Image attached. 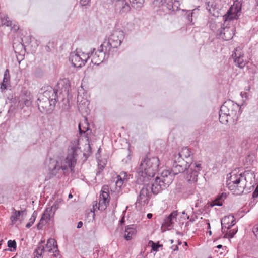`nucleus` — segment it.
<instances>
[{"label": "nucleus", "instance_id": "f257e3e1", "mask_svg": "<svg viewBox=\"0 0 258 258\" xmlns=\"http://www.w3.org/2000/svg\"><path fill=\"white\" fill-rule=\"evenodd\" d=\"M78 150L79 148L76 145L70 146L63 165H60L57 160L50 159L48 165L50 174L52 176L56 175L60 169H62L64 174L72 172L76 163Z\"/></svg>", "mask_w": 258, "mask_h": 258}, {"label": "nucleus", "instance_id": "f03ea898", "mask_svg": "<svg viewBox=\"0 0 258 258\" xmlns=\"http://www.w3.org/2000/svg\"><path fill=\"white\" fill-rule=\"evenodd\" d=\"M241 9V5L237 3L231 6L226 13L223 15V19L224 20L223 26L227 25V22L234 19H237L240 15ZM233 28L230 27L221 26L220 29L217 30V35L219 38L223 39L225 41H228L231 39L233 36Z\"/></svg>", "mask_w": 258, "mask_h": 258}, {"label": "nucleus", "instance_id": "7ed1b4c3", "mask_svg": "<svg viewBox=\"0 0 258 258\" xmlns=\"http://www.w3.org/2000/svg\"><path fill=\"white\" fill-rule=\"evenodd\" d=\"M240 107L231 100L226 101L221 106L219 121L226 124L229 121L236 122L240 115Z\"/></svg>", "mask_w": 258, "mask_h": 258}, {"label": "nucleus", "instance_id": "20e7f679", "mask_svg": "<svg viewBox=\"0 0 258 258\" xmlns=\"http://www.w3.org/2000/svg\"><path fill=\"white\" fill-rule=\"evenodd\" d=\"M159 164V159L157 157H147L141 162L138 174L142 178L143 182H148L154 178L158 170Z\"/></svg>", "mask_w": 258, "mask_h": 258}, {"label": "nucleus", "instance_id": "39448f33", "mask_svg": "<svg viewBox=\"0 0 258 258\" xmlns=\"http://www.w3.org/2000/svg\"><path fill=\"white\" fill-rule=\"evenodd\" d=\"M95 49H93L91 53H89V57H91V62L95 65H99L106 59H107L110 55L107 46H106V42L102 44L98 50L94 52Z\"/></svg>", "mask_w": 258, "mask_h": 258}, {"label": "nucleus", "instance_id": "423d86ee", "mask_svg": "<svg viewBox=\"0 0 258 258\" xmlns=\"http://www.w3.org/2000/svg\"><path fill=\"white\" fill-rule=\"evenodd\" d=\"M151 197V192L149 183H145L141 188L139 195L137 198L135 203L136 208L139 210H142V207L147 205Z\"/></svg>", "mask_w": 258, "mask_h": 258}, {"label": "nucleus", "instance_id": "0eeeda50", "mask_svg": "<svg viewBox=\"0 0 258 258\" xmlns=\"http://www.w3.org/2000/svg\"><path fill=\"white\" fill-rule=\"evenodd\" d=\"M124 38V33L121 30H114L110 35L108 39L106 40V46H107L108 51L112 48H117L119 46Z\"/></svg>", "mask_w": 258, "mask_h": 258}, {"label": "nucleus", "instance_id": "6e6552de", "mask_svg": "<svg viewBox=\"0 0 258 258\" xmlns=\"http://www.w3.org/2000/svg\"><path fill=\"white\" fill-rule=\"evenodd\" d=\"M59 208V202L56 201L54 204L50 207L47 208L44 211L41 219L37 225L38 229H41L43 226L47 223L54 215L55 211Z\"/></svg>", "mask_w": 258, "mask_h": 258}, {"label": "nucleus", "instance_id": "1a4fd4ad", "mask_svg": "<svg viewBox=\"0 0 258 258\" xmlns=\"http://www.w3.org/2000/svg\"><path fill=\"white\" fill-rule=\"evenodd\" d=\"M172 160L173 164L172 168L174 174L183 173L190 166V163H187L185 159L182 158L180 156L174 154Z\"/></svg>", "mask_w": 258, "mask_h": 258}, {"label": "nucleus", "instance_id": "9d476101", "mask_svg": "<svg viewBox=\"0 0 258 258\" xmlns=\"http://www.w3.org/2000/svg\"><path fill=\"white\" fill-rule=\"evenodd\" d=\"M201 164H197L196 162L190 164V166L184 172V178L188 182H196L197 181L199 171L201 170Z\"/></svg>", "mask_w": 258, "mask_h": 258}, {"label": "nucleus", "instance_id": "9b49d317", "mask_svg": "<svg viewBox=\"0 0 258 258\" xmlns=\"http://www.w3.org/2000/svg\"><path fill=\"white\" fill-rule=\"evenodd\" d=\"M38 106L39 111L45 114H50L52 113L56 103L50 101V100L42 96L38 99Z\"/></svg>", "mask_w": 258, "mask_h": 258}, {"label": "nucleus", "instance_id": "f8f14e48", "mask_svg": "<svg viewBox=\"0 0 258 258\" xmlns=\"http://www.w3.org/2000/svg\"><path fill=\"white\" fill-rule=\"evenodd\" d=\"M89 58V54L82 53L79 54L75 52L71 53L69 60L72 62L73 66L76 68H81L84 66Z\"/></svg>", "mask_w": 258, "mask_h": 258}, {"label": "nucleus", "instance_id": "ddd939ff", "mask_svg": "<svg viewBox=\"0 0 258 258\" xmlns=\"http://www.w3.org/2000/svg\"><path fill=\"white\" fill-rule=\"evenodd\" d=\"M222 0H206V9L214 17H218L222 8Z\"/></svg>", "mask_w": 258, "mask_h": 258}, {"label": "nucleus", "instance_id": "4468645a", "mask_svg": "<svg viewBox=\"0 0 258 258\" xmlns=\"http://www.w3.org/2000/svg\"><path fill=\"white\" fill-rule=\"evenodd\" d=\"M235 182L231 185V182L227 183V186L230 190H237L240 192H243L244 189L246 177L244 173H240L238 175V177L234 180Z\"/></svg>", "mask_w": 258, "mask_h": 258}, {"label": "nucleus", "instance_id": "2eb2a0df", "mask_svg": "<svg viewBox=\"0 0 258 258\" xmlns=\"http://www.w3.org/2000/svg\"><path fill=\"white\" fill-rule=\"evenodd\" d=\"M100 198V200L99 203L98 209L104 210L106 208L110 200L109 187L108 185H104L102 187Z\"/></svg>", "mask_w": 258, "mask_h": 258}, {"label": "nucleus", "instance_id": "dca6fc26", "mask_svg": "<svg viewBox=\"0 0 258 258\" xmlns=\"http://www.w3.org/2000/svg\"><path fill=\"white\" fill-rule=\"evenodd\" d=\"M114 9L116 13L122 15L128 12L131 7L126 0H115Z\"/></svg>", "mask_w": 258, "mask_h": 258}, {"label": "nucleus", "instance_id": "f3484780", "mask_svg": "<svg viewBox=\"0 0 258 258\" xmlns=\"http://www.w3.org/2000/svg\"><path fill=\"white\" fill-rule=\"evenodd\" d=\"M177 174H174L172 171V168L171 170H167L163 171L159 178L167 188L173 181L174 176Z\"/></svg>", "mask_w": 258, "mask_h": 258}, {"label": "nucleus", "instance_id": "a211bd4d", "mask_svg": "<svg viewBox=\"0 0 258 258\" xmlns=\"http://www.w3.org/2000/svg\"><path fill=\"white\" fill-rule=\"evenodd\" d=\"M154 180L151 185L149 184L150 187V191L153 194L157 195L164 189L166 188L165 185L162 183L161 180L159 178V177H156L155 179L153 178L151 179Z\"/></svg>", "mask_w": 258, "mask_h": 258}, {"label": "nucleus", "instance_id": "6ab92c4d", "mask_svg": "<svg viewBox=\"0 0 258 258\" xmlns=\"http://www.w3.org/2000/svg\"><path fill=\"white\" fill-rule=\"evenodd\" d=\"M57 92V90L53 89L52 87L47 86V89L44 91L42 96L46 99H48L50 100V101H52L56 103L58 98Z\"/></svg>", "mask_w": 258, "mask_h": 258}, {"label": "nucleus", "instance_id": "aec40b11", "mask_svg": "<svg viewBox=\"0 0 258 258\" xmlns=\"http://www.w3.org/2000/svg\"><path fill=\"white\" fill-rule=\"evenodd\" d=\"M175 154L180 156L182 158H184L187 163H194L193 162L194 155L187 147L183 148L180 152Z\"/></svg>", "mask_w": 258, "mask_h": 258}, {"label": "nucleus", "instance_id": "412c9836", "mask_svg": "<svg viewBox=\"0 0 258 258\" xmlns=\"http://www.w3.org/2000/svg\"><path fill=\"white\" fill-rule=\"evenodd\" d=\"M46 248L49 252H52L56 257L59 254L56 241L53 238H50L47 240Z\"/></svg>", "mask_w": 258, "mask_h": 258}, {"label": "nucleus", "instance_id": "4be33fe9", "mask_svg": "<svg viewBox=\"0 0 258 258\" xmlns=\"http://www.w3.org/2000/svg\"><path fill=\"white\" fill-rule=\"evenodd\" d=\"M182 11L185 12V16L190 24L194 25L195 23L193 22V20L198 17L199 14V9L196 8L191 11L190 10H182Z\"/></svg>", "mask_w": 258, "mask_h": 258}, {"label": "nucleus", "instance_id": "5701e85b", "mask_svg": "<svg viewBox=\"0 0 258 258\" xmlns=\"http://www.w3.org/2000/svg\"><path fill=\"white\" fill-rule=\"evenodd\" d=\"M137 230L135 225H128L125 227L124 237L126 240H130L135 236Z\"/></svg>", "mask_w": 258, "mask_h": 258}, {"label": "nucleus", "instance_id": "b1692460", "mask_svg": "<svg viewBox=\"0 0 258 258\" xmlns=\"http://www.w3.org/2000/svg\"><path fill=\"white\" fill-rule=\"evenodd\" d=\"M169 10L173 11H177L180 5L179 1L178 0H167L164 4Z\"/></svg>", "mask_w": 258, "mask_h": 258}, {"label": "nucleus", "instance_id": "393cba45", "mask_svg": "<svg viewBox=\"0 0 258 258\" xmlns=\"http://www.w3.org/2000/svg\"><path fill=\"white\" fill-rule=\"evenodd\" d=\"M233 218V216L230 215L227 216H225L221 219V223L222 226V232L223 233H225L226 232V229H227V226L228 225H230V221L232 220Z\"/></svg>", "mask_w": 258, "mask_h": 258}, {"label": "nucleus", "instance_id": "a878e982", "mask_svg": "<svg viewBox=\"0 0 258 258\" xmlns=\"http://www.w3.org/2000/svg\"><path fill=\"white\" fill-rule=\"evenodd\" d=\"M232 56L234 59V62L237 63L238 67L242 68L245 66V62L243 59V55L240 54L238 55L237 54L234 52Z\"/></svg>", "mask_w": 258, "mask_h": 258}, {"label": "nucleus", "instance_id": "bb28decb", "mask_svg": "<svg viewBox=\"0 0 258 258\" xmlns=\"http://www.w3.org/2000/svg\"><path fill=\"white\" fill-rule=\"evenodd\" d=\"M10 81V74L9 71L8 69H6L4 73V78L3 82L1 84V88L2 90L6 89L7 85L9 84Z\"/></svg>", "mask_w": 258, "mask_h": 258}, {"label": "nucleus", "instance_id": "cd10ccee", "mask_svg": "<svg viewBox=\"0 0 258 258\" xmlns=\"http://www.w3.org/2000/svg\"><path fill=\"white\" fill-rule=\"evenodd\" d=\"M44 241H41L39 243V245L37 248L35 250L34 252V258H42V253L44 251V247L43 245H41V244L43 243Z\"/></svg>", "mask_w": 258, "mask_h": 258}, {"label": "nucleus", "instance_id": "c85d7f7f", "mask_svg": "<svg viewBox=\"0 0 258 258\" xmlns=\"http://www.w3.org/2000/svg\"><path fill=\"white\" fill-rule=\"evenodd\" d=\"M227 195L225 193H222L221 195H218L215 200L213 202V204L211 205V206H221L222 205V201L226 199Z\"/></svg>", "mask_w": 258, "mask_h": 258}, {"label": "nucleus", "instance_id": "c756f323", "mask_svg": "<svg viewBox=\"0 0 258 258\" xmlns=\"http://www.w3.org/2000/svg\"><path fill=\"white\" fill-rule=\"evenodd\" d=\"M14 211L13 215L11 216L10 219L12 222L17 221L21 215H23L26 211V210L21 211H17L15 208H13Z\"/></svg>", "mask_w": 258, "mask_h": 258}, {"label": "nucleus", "instance_id": "7c9ffc66", "mask_svg": "<svg viewBox=\"0 0 258 258\" xmlns=\"http://www.w3.org/2000/svg\"><path fill=\"white\" fill-rule=\"evenodd\" d=\"M131 3H132V7L139 10L143 7V4L144 3V0H130Z\"/></svg>", "mask_w": 258, "mask_h": 258}, {"label": "nucleus", "instance_id": "2f4dec72", "mask_svg": "<svg viewBox=\"0 0 258 258\" xmlns=\"http://www.w3.org/2000/svg\"><path fill=\"white\" fill-rule=\"evenodd\" d=\"M126 176V172L121 173V175L117 176L118 179L116 182V185L118 187H121L123 184V181L125 180V177Z\"/></svg>", "mask_w": 258, "mask_h": 258}, {"label": "nucleus", "instance_id": "473e14b6", "mask_svg": "<svg viewBox=\"0 0 258 258\" xmlns=\"http://www.w3.org/2000/svg\"><path fill=\"white\" fill-rule=\"evenodd\" d=\"M8 247L9 248H12L13 249L11 250V251H14L16 250L17 247V244L15 240H10L8 241Z\"/></svg>", "mask_w": 258, "mask_h": 258}, {"label": "nucleus", "instance_id": "72a5a7b5", "mask_svg": "<svg viewBox=\"0 0 258 258\" xmlns=\"http://www.w3.org/2000/svg\"><path fill=\"white\" fill-rule=\"evenodd\" d=\"M149 244H151V246L152 247V250H153L154 251H158V248L160 247L163 246L162 245L155 243L152 241H150Z\"/></svg>", "mask_w": 258, "mask_h": 258}, {"label": "nucleus", "instance_id": "f704fd0d", "mask_svg": "<svg viewBox=\"0 0 258 258\" xmlns=\"http://www.w3.org/2000/svg\"><path fill=\"white\" fill-rule=\"evenodd\" d=\"M167 0H154L153 4L156 7H160L163 6Z\"/></svg>", "mask_w": 258, "mask_h": 258}, {"label": "nucleus", "instance_id": "c9c22d12", "mask_svg": "<svg viewBox=\"0 0 258 258\" xmlns=\"http://www.w3.org/2000/svg\"><path fill=\"white\" fill-rule=\"evenodd\" d=\"M230 175H231L228 178V180L227 182H228V181H229V182H231V184H233V183L235 182L234 180H235V179H236V178L238 177V174H233L232 173H231L230 174Z\"/></svg>", "mask_w": 258, "mask_h": 258}, {"label": "nucleus", "instance_id": "e433bc0d", "mask_svg": "<svg viewBox=\"0 0 258 258\" xmlns=\"http://www.w3.org/2000/svg\"><path fill=\"white\" fill-rule=\"evenodd\" d=\"M79 130L80 134L82 135V134H85L86 132H89V127H88V123H87V127H84L83 129H82L81 128V124H79Z\"/></svg>", "mask_w": 258, "mask_h": 258}, {"label": "nucleus", "instance_id": "4c0bfd02", "mask_svg": "<svg viewBox=\"0 0 258 258\" xmlns=\"http://www.w3.org/2000/svg\"><path fill=\"white\" fill-rule=\"evenodd\" d=\"M227 230H228L226 229V235H228V237L230 238H232L237 231V230L236 229L231 230L229 232H228Z\"/></svg>", "mask_w": 258, "mask_h": 258}, {"label": "nucleus", "instance_id": "58836bf2", "mask_svg": "<svg viewBox=\"0 0 258 258\" xmlns=\"http://www.w3.org/2000/svg\"><path fill=\"white\" fill-rule=\"evenodd\" d=\"M2 24L7 26H11L12 24V21L9 20V18L7 17L6 19H2Z\"/></svg>", "mask_w": 258, "mask_h": 258}, {"label": "nucleus", "instance_id": "ea45409f", "mask_svg": "<svg viewBox=\"0 0 258 258\" xmlns=\"http://www.w3.org/2000/svg\"><path fill=\"white\" fill-rule=\"evenodd\" d=\"M173 223V221H172L171 220L167 221V218H166L164 220L163 225L165 226H166L167 228H169V227H170L172 226Z\"/></svg>", "mask_w": 258, "mask_h": 258}, {"label": "nucleus", "instance_id": "a19ab883", "mask_svg": "<svg viewBox=\"0 0 258 258\" xmlns=\"http://www.w3.org/2000/svg\"><path fill=\"white\" fill-rule=\"evenodd\" d=\"M91 0H80V4L82 6L90 5Z\"/></svg>", "mask_w": 258, "mask_h": 258}, {"label": "nucleus", "instance_id": "79ce46f5", "mask_svg": "<svg viewBox=\"0 0 258 258\" xmlns=\"http://www.w3.org/2000/svg\"><path fill=\"white\" fill-rule=\"evenodd\" d=\"M23 103L26 106L29 107L31 105L32 101L30 100V99H26L24 100Z\"/></svg>", "mask_w": 258, "mask_h": 258}, {"label": "nucleus", "instance_id": "37998d69", "mask_svg": "<svg viewBox=\"0 0 258 258\" xmlns=\"http://www.w3.org/2000/svg\"><path fill=\"white\" fill-rule=\"evenodd\" d=\"M236 223L235 220L234 219V217H233V220L230 221V225H228V226L227 227V230L229 229L232 226L234 225Z\"/></svg>", "mask_w": 258, "mask_h": 258}, {"label": "nucleus", "instance_id": "c03bdc74", "mask_svg": "<svg viewBox=\"0 0 258 258\" xmlns=\"http://www.w3.org/2000/svg\"><path fill=\"white\" fill-rule=\"evenodd\" d=\"M115 0H102L103 3L106 5H110L113 3H115Z\"/></svg>", "mask_w": 258, "mask_h": 258}, {"label": "nucleus", "instance_id": "a18cd8bd", "mask_svg": "<svg viewBox=\"0 0 258 258\" xmlns=\"http://www.w3.org/2000/svg\"><path fill=\"white\" fill-rule=\"evenodd\" d=\"M252 197L254 198H257L258 197V185L256 186L255 189L253 191L252 194Z\"/></svg>", "mask_w": 258, "mask_h": 258}, {"label": "nucleus", "instance_id": "49530a36", "mask_svg": "<svg viewBox=\"0 0 258 258\" xmlns=\"http://www.w3.org/2000/svg\"><path fill=\"white\" fill-rule=\"evenodd\" d=\"M34 221H33V219L30 218L29 222L26 224V227L29 228H30L34 223Z\"/></svg>", "mask_w": 258, "mask_h": 258}, {"label": "nucleus", "instance_id": "de8ad7c7", "mask_svg": "<svg viewBox=\"0 0 258 258\" xmlns=\"http://www.w3.org/2000/svg\"><path fill=\"white\" fill-rule=\"evenodd\" d=\"M177 216V212L173 211L170 214V217H172L174 219L176 220V217Z\"/></svg>", "mask_w": 258, "mask_h": 258}, {"label": "nucleus", "instance_id": "09e8293b", "mask_svg": "<svg viewBox=\"0 0 258 258\" xmlns=\"http://www.w3.org/2000/svg\"><path fill=\"white\" fill-rule=\"evenodd\" d=\"M37 212L35 211H34L30 219H33V221H35L36 218L37 217Z\"/></svg>", "mask_w": 258, "mask_h": 258}, {"label": "nucleus", "instance_id": "8fccbe9b", "mask_svg": "<svg viewBox=\"0 0 258 258\" xmlns=\"http://www.w3.org/2000/svg\"><path fill=\"white\" fill-rule=\"evenodd\" d=\"M253 233H254V235H255V236L258 239V227L254 228Z\"/></svg>", "mask_w": 258, "mask_h": 258}, {"label": "nucleus", "instance_id": "3c124183", "mask_svg": "<svg viewBox=\"0 0 258 258\" xmlns=\"http://www.w3.org/2000/svg\"><path fill=\"white\" fill-rule=\"evenodd\" d=\"M82 226H83V222L82 221H79L78 223L77 228H81L82 227Z\"/></svg>", "mask_w": 258, "mask_h": 258}, {"label": "nucleus", "instance_id": "603ef678", "mask_svg": "<svg viewBox=\"0 0 258 258\" xmlns=\"http://www.w3.org/2000/svg\"><path fill=\"white\" fill-rule=\"evenodd\" d=\"M171 248L173 249V251H178V247L177 245H173L171 247Z\"/></svg>", "mask_w": 258, "mask_h": 258}, {"label": "nucleus", "instance_id": "864d4df0", "mask_svg": "<svg viewBox=\"0 0 258 258\" xmlns=\"http://www.w3.org/2000/svg\"><path fill=\"white\" fill-rule=\"evenodd\" d=\"M166 218L167 221L171 220L173 221V220L174 219L172 217H170V214Z\"/></svg>", "mask_w": 258, "mask_h": 258}, {"label": "nucleus", "instance_id": "5fc2aeb1", "mask_svg": "<svg viewBox=\"0 0 258 258\" xmlns=\"http://www.w3.org/2000/svg\"><path fill=\"white\" fill-rule=\"evenodd\" d=\"M153 216L152 214L151 213H148L147 215V217L148 219H151Z\"/></svg>", "mask_w": 258, "mask_h": 258}, {"label": "nucleus", "instance_id": "6e6d98bb", "mask_svg": "<svg viewBox=\"0 0 258 258\" xmlns=\"http://www.w3.org/2000/svg\"><path fill=\"white\" fill-rule=\"evenodd\" d=\"M86 145H87V148H88V151L90 152L91 150L90 145L88 144H86Z\"/></svg>", "mask_w": 258, "mask_h": 258}, {"label": "nucleus", "instance_id": "4d7b16f0", "mask_svg": "<svg viewBox=\"0 0 258 258\" xmlns=\"http://www.w3.org/2000/svg\"><path fill=\"white\" fill-rule=\"evenodd\" d=\"M83 155L85 157V160L87 159V157H88L89 156V154H86L85 153H83Z\"/></svg>", "mask_w": 258, "mask_h": 258}, {"label": "nucleus", "instance_id": "13d9d810", "mask_svg": "<svg viewBox=\"0 0 258 258\" xmlns=\"http://www.w3.org/2000/svg\"><path fill=\"white\" fill-rule=\"evenodd\" d=\"M222 247V245H220V244L217 246V248H218V249H220V248H221Z\"/></svg>", "mask_w": 258, "mask_h": 258}, {"label": "nucleus", "instance_id": "bf43d9fd", "mask_svg": "<svg viewBox=\"0 0 258 258\" xmlns=\"http://www.w3.org/2000/svg\"><path fill=\"white\" fill-rule=\"evenodd\" d=\"M68 197H69V199H71V198H72L73 197V196H72V195L71 194H70L69 195V196H68Z\"/></svg>", "mask_w": 258, "mask_h": 258}, {"label": "nucleus", "instance_id": "052dcab7", "mask_svg": "<svg viewBox=\"0 0 258 258\" xmlns=\"http://www.w3.org/2000/svg\"><path fill=\"white\" fill-rule=\"evenodd\" d=\"M80 99V97L79 96V95H78V97H77V102H79Z\"/></svg>", "mask_w": 258, "mask_h": 258}, {"label": "nucleus", "instance_id": "680f3d73", "mask_svg": "<svg viewBox=\"0 0 258 258\" xmlns=\"http://www.w3.org/2000/svg\"><path fill=\"white\" fill-rule=\"evenodd\" d=\"M124 218H122V219L120 221V222L121 223L124 222Z\"/></svg>", "mask_w": 258, "mask_h": 258}, {"label": "nucleus", "instance_id": "e2e57ef3", "mask_svg": "<svg viewBox=\"0 0 258 258\" xmlns=\"http://www.w3.org/2000/svg\"><path fill=\"white\" fill-rule=\"evenodd\" d=\"M208 228L209 229H210V223H208Z\"/></svg>", "mask_w": 258, "mask_h": 258}, {"label": "nucleus", "instance_id": "0e129e2a", "mask_svg": "<svg viewBox=\"0 0 258 258\" xmlns=\"http://www.w3.org/2000/svg\"><path fill=\"white\" fill-rule=\"evenodd\" d=\"M171 243H173L174 242L173 240L171 239L170 240Z\"/></svg>", "mask_w": 258, "mask_h": 258}, {"label": "nucleus", "instance_id": "69168bd1", "mask_svg": "<svg viewBox=\"0 0 258 258\" xmlns=\"http://www.w3.org/2000/svg\"><path fill=\"white\" fill-rule=\"evenodd\" d=\"M209 234L211 235L212 234V232H211V231H209Z\"/></svg>", "mask_w": 258, "mask_h": 258}, {"label": "nucleus", "instance_id": "338daca9", "mask_svg": "<svg viewBox=\"0 0 258 258\" xmlns=\"http://www.w3.org/2000/svg\"><path fill=\"white\" fill-rule=\"evenodd\" d=\"M181 244V241H178V244H179V245H180V244Z\"/></svg>", "mask_w": 258, "mask_h": 258}, {"label": "nucleus", "instance_id": "774afa93", "mask_svg": "<svg viewBox=\"0 0 258 258\" xmlns=\"http://www.w3.org/2000/svg\"><path fill=\"white\" fill-rule=\"evenodd\" d=\"M185 245H187V243L186 242H184Z\"/></svg>", "mask_w": 258, "mask_h": 258}]
</instances>
